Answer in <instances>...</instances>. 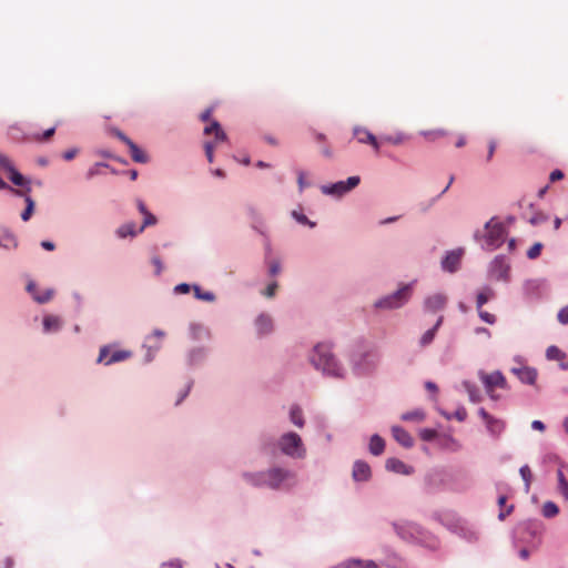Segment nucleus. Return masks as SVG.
Instances as JSON below:
<instances>
[{
  "label": "nucleus",
  "instance_id": "nucleus-35",
  "mask_svg": "<svg viewBox=\"0 0 568 568\" xmlns=\"http://www.w3.org/2000/svg\"><path fill=\"white\" fill-rule=\"evenodd\" d=\"M6 190H8L11 194H13L16 196L23 197L24 201H27V197H31L30 196L31 186H28V185L26 187H20V189H14V187L8 185V187Z\"/></svg>",
  "mask_w": 568,
  "mask_h": 568
},
{
  "label": "nucleus",
  "instance_id": "nucleus-38",
  "mask_svg": "<svg viewBox=\"0 0 568 568\" xmlns=\"http://www.w3.org/2000/svg\"><path fill=\"white\" fill-rule=\"evenodd\" d=\"M26 204H27L26 210L21 213V219L24 222L30 220V217L33 214L34 205H36L34 201L31 197H27Z\"/></svg>",
  "mask_w": 568,
  "mask_h": 568
},
{
  "label": "nucleus",
  "instance_id": "nucleus-8",
  "mask_svg": "<svg viewBox=\"0 0 568 568\" xmlns=\"http://www.w3.org/2000/svg\"><path fill=\"white\" fill-rule=\"evenodd\" d=\"M510 265L504 256H496L490 263L489 274L495 281H508Z\"/></svg>",
  "mask_w": 568,
  "mask_h": 568
},
{
  "label": "nucleus",
  "instance_id": "nucleus-18",
  "mask_svg": "<svg viewBox=\"0 0 568 568\" xmlns=\"http://www.w3.org/2000/svg\"><path fill=\"white\" fill-rule=\"evenodd\" d=\"M27 291L32 294L33 298L38 302V303H47L49 302L52 297H53V290L51 288H48L45 290L43 293L39 294L37 292V285L33 283V282H29L28 285H27Z\"/></svg>",
  "mask_w": 568,
  "mask_h": 568
},
{
  "label": "nucleus",
  "instance_id": "nucleus-48",
  "mask_svg": "<svg viewBox=\"0 0 568 568\" xmlns=\"http://www.w3.org/2000/svg\"><path fill=\"white\" fill-rule=\"evenodd\" d=\"M419 436L423 440L430 442L437 436V432L435 429L425 428L420 430Z\"/></svg>",
  "mask_w": 568,
  "mask_h": 568
},
{
  "label": "nucleus",
  "instance_id": "nucleus-15",
  "mask_svg": "<svg viewBox=\"0 0 568 568\" xmlns=\"http://www.w3.org/2000/svg\"><path fill=\"white\" fill-rule=\"evenodd\" d=\"M447 298L443 294H434L432 296H428L425 301V308L429 312H438L443 310L446 305Z\"/></svg>",
  "mask_w": 568,
  "mask_h": 568
},
{
  "label": "nucleus",
  "instance_id": "nucleus-42",
  "mask_svg": "<svg viewBox=\"0 0 568 568\" xmlns=\"http://www.w3.org/2000/svg\"><path fill=\"white\" fill-rule=\"evenodd\" d=\"M477 312L480 320L484 321L485 323L490 325L496 323V316L491 313H488L487 311H484L483 307L480 308V311Z\"/></svg>",
  "mask_w": 568,
  "mask_h": 568
},
{
  "label": "nucleus",
  "instance_id": "nucleus-11",
  "mask_svg": "<svg viewBox=\"0 0 568 568\" xmlns=\"http://www.w3.org/2000/svg\"><path fill=\"white\" fill-rule=\"evenodd\" d=\"M353 134L358 143L369 144L375 150V152L379 151V142L377 141L376 136L367 129L355 126Z\"/></svg>",
  "mask_w": 568,
  "mask_h": 568
},
{
  "label": "nucleus",
  "instance_id": "nucleus-17",
  "mask_svg": "<svg viewBox=\"0 0 568 568\" xmlns=\"http://www.w3.org/2000/svg\"><path fill=\"white\" fill-rule=\"evenodd\" d=\"M392 434L395 440L403 447L409 448L414 445L412 436L400 426H393Z\"/></svg>",
  "mask_w": 568,
  "mask_h": 568
},
{
  "label": "nucleus",
  "instance_id": "nucleus-19",
  "mask_svg": "<svg viewBox=\"0 0 568 568\" xmlns=\"http://www.w3.org/2000/svg\"><path fill=\"white\" fill-rule=\"evenodd\" d=\"M494 297H495V291L491 287H489V286L483 287L476 297L477 311H480V308L484 306V304H486L489 300H491Z\"/></svg>",
  "mask_w": 568,
  "mask_h": 568
},
{
  "label": "nucleus",
  "instance_id": "nucleus-1",
  "mask_svg": "<svg viewBox=\"0 0 568 568\" xmlns=\"http://www.w3.org/2000/svg\"><path fill=\"white\" fill-rule=\"evenodd\" d=\"M312 364L321 369L323 373L334 376L341 377V368L335 361L334 356L331 353L329 346L326 344H317L314 347L313 354L311 356Z\"/></svg>",
  "mask_w": 568,
  "mask_h": 568
},
{
  "label": "nucleus",
  "instance_id": "nucleus-14",
  "mask_svg": "<svg viewBox=\"0 0 568 568\" xmlns=\"http://www.w3.org/2000/svg\"><path fill=\"white\" fill-rule=\"evenodd\" d=\"M513 373L525 384L534 385L537 379V371L532 367L513 368Z\"/></svg>",
  "mask_w": 568,
  "mask_h": 568
},
{
  "label": "nucleus",
  "instance_id": "nucleus-53",
  "mask_svg": "<svg viewBox=\"0 0 568 568\" xmlns=\"http://www.w3.org/2000/svg\"><path fill=\"white\" fill-rule=\"evenodd\" d=\"M277 283L276 282H273L271 283L270 285H267V287L265 288L264 291V295L266 297H273L276 293V290H277Z\"/></svg>",
  "mask_w": 568,
  "mask_h": 568
},
{
  "label": "nucleus",
  "instance_id": "nucleus-46",
  "mask_svg": "<svg viewBox=\"0 0 568 568\" xmlns=\"http://www.w3.org/2000/svg\"><path fill=\"white\" fill-rule=\"evenodd\" d=\"M143 215H144V221H143L141 227L139 229V232H142L146 226H151L156 223V217L151 212H148L146 214H143Z\"/></svg>",
  "mask_w": 568,
  "mask_h": 568
},
{
  "label": "nucleus",
  "instance_id": "nucleus-49",
  "mask_svg": "<svg viewBox=\"0 0 568 568\" xmlns=\"http://www.w3.org/2000/svg\"><path fill=\"white\" fill-rule=\"evenodd\" d=\"M293 216H294V219H295L298 223H301V224H306V225H308V226H311V227H314V226H315V223H314V222H311V221L306 217V215H304V214H302V213H298V212H296V211H293Z\"/></svg>",
  "mask_w": 568,
  "mask_h": 568
},
{
  "label": "nucleus",
  "instance_id": "nucleus-61",
  "mask_svg": "<svg viewBox=\"0 0 568 568\" xmlns=\"http://www.w3.org/2000/svg\"><path fill=\"white\" fill-rule=\"evenodd\" d=\"M77 154V150H68L63 153V159L67 161L72 160Z\"/></svg>",
  "mask_w": 568,
  "mask_h": 568
},
{
  "label": "nucleus",
  "instance_id": "nucleus-2",
  "mask_svg": "<svg viewBox=\"0 0 568 568\" xmlns=\"http://www.w3.org/2000/svg\"><path fill=\"white\" fill-rule=\"evenodd\" d=\"M506 237V229L504 224L496 219H491L485 225V234L483 235V247L493 251L499 247Z\"/></svg>",
  "mask_w": 568,
  "mask_h": 568
},
{
  "label": "nucleus",
  "instance_id": "nucleus-36",
  "mask_svg": "<svg viewBox=\"0 0 568 568\" xmlns=\"http://www.w3.org/2000/svg\"><path fill=\"white\" fill-rule=\"evenodd\" d=\"M464 387L466 388L471 402L477 403L480 400L479 392L475 385L469 382H465Z\"/></svg>",
  "mask_w": 568,
  "mask_h": 568
},
{
  "label": "nucleus",
  "instance_id": "nucleus-30",
  "mask_svg": "<svg viewBox=\"0 0 568 568\" xmlns=\"http://www.w3.org/2000/svg\"><path fill=\"white\" fill-rule=\"evenodd\" d=\"M420 134L427 140V141H436L438 139L444 138L447 135V131L443 129H435V130H425L422 131Z\"/></svg>",
  "mask_w": 568,
  "mask_h": 568
},
{
  "label": "nucleus",
  "instance_id": "nucleus-28",
  "mask_svg": "<svg viewBox=\"0 0 568 568\" xmlns=\"http://www.w3.org/2000/svg\"><path fill=\"white\" fill-rule=\"evenodd\" d=\"M139 231L135 230V224L134 223H126V224H123L121 225L118 230H116V235L120 237V239H124L126 236H134L138 234Z\"/></svg>",
  "mask_w": 568,
  "mask_h": 568
},
{
  "label": "nucleus",
  "instance_id": "nucleus-7",
  "mask_svg": "<svg viewBox=\"0 0 568 568\" xmlns=\"http://www.w3.org/2000/svg\"><path fill=\"white\" fill-rule=\"evenodd\" d=\"M361 182L359 176L354 175L349 176L346 181H338L336 183L329 184V185H323L321 187V191L326 195H333L341 197L347 192L355 189Z\"/></svg>",
  "mask_w": 568,
  "mask_h": 568
},
{
  "label": "nucleus",
  "instance_id": "nucleus-54",
  "mask_svg": "<svg viewBox=\"0 0 568 568\" xmlns=\"http://www.w3.org/2000/svg\"><path fill=\"white\" fill-rule=\"evenodd\" d=\"M496 148H497L496 141L495 140H490L489 144H488L487 161H490L493 159Z\"/></svg>",
  "mask_w": 568,
  "mask_h": 568
},
{
  "label": "nucleus",
  "instance_id": "nucleus-33",
  "mask_svg": "<svg viewBox=\"0 0 568 568\" xmlns=\"http://www.w3.org/2000/svg\"><path fill=\"white\" fill-rule=\"evenodd\" d=\"M290 417H291V422L297 426V427H303L304 425V419H303V415H302V410L300 407L297 406H293L291 408V412H290Z\"/></svg>",
  "mask_w": 568,
  "mask_h": 568
},
{
  "label": "nucleus",
  "instance_id": "nucleus-3",
  "mask_svg": "<svg viewBox=\"0 0 568 568\" xmlns=\"http://www.w3.org/2000/svg\"><path fill=\"white\" fill-rule=\"evenodd\" d=\"M260 477H265L266 487L271 489L291 487L295 484L294 473L280 467H274L266 471H261Z\"/></svg>",
  "mask_w": 568,
  "mask_h": 568
},
{
  "label": "nucleus",
  "instance_id": "nucleus-64",
  "mask_svg": "<svg viewBox=\"0 0 568 568\" xmlns=\"http://www.w3.org/2000/svg\"><path fill=\"white\" fill-rule=\"evenodd\" d=\"M41 246L44 248V250H48V251H53L54 250V244L50 241H43L41 242Z\"/></svg>",
  "mask_w": 568,
  "mask_h": 568
},
{
  "label": "nucleus",
  "instance_id": "nucleus-52",
  "mask_svg": "<svg viewBox=\"0 0 568 568\" xmlns=\"http://www.w3.org/2000/svg\"><path fill=\"white\" fill-rule=\"evenodd\" d=\"M557 317L560 323L568 324V305L558 312Z\"/></svg>",
  "mask_w": 568,
  "mask_h": 568
},
{
  "label": "nucleus",
  "instance_id": "nucleus-62",
  "mask_svg": "<svg viewBox=\"0 0 568 568\" xmlns=\"http://www.w3.org/2000/svg\"><path fill=\"white\" fill-rule=\"evenodd\" d=\"M467 416V413L465 409H460V410H457L456 414H455V417L459 420V422H463L465 420Z\"/></svg>",
  "mask_w": 568,
  "mask_h": 568
},
{
  "label": "nucleus",
  "instance_id": "nucleus-44",
  "mask_svg": "<svg viewBox=\"0 0 568 568\" xmlns=\"http://www.w3.org/2000/svg\"><path fill=\"white\" fill-rule=\"evenodd\" d=\"M541 250H542V244L541 243H535L527 252V256L528 258L530 260H535L537 258L540 253H541Z\"/></svg>",
  "mask_w": 568,
  "mask_h": 568
},
{
  "label": "nucleus",
  "instance_id": "nucleus-5",
  "mask_svg": "<svg viewBox=\"0 0 568 568\" xmlns=\"http://www.w3.org/2000/svg\"><path fill=\"white\" fill-rule=\"evenodd\" d=\"M479 378L484 384L486 393L493 400L500 398V395L497 394V389H507L508 387L505 376L499 371L489 374L479 372Z\"/></svg>",
  "mask_w": 568,
  "mask_h": 568
},
{
  "label": "nucleus",
  "instance_id": "nucleus-23",
  "mask_svg": "<svg viewBox=\"0 0 568 568\" xmlns=\"http://www.w3.org/2000/svg\"><path fill=\"white\" fill-rule=\"evenodd\" d=\"M442 322H443V317H439L438 321L436 322L435 326L433 328L426 331L423 334V336L419 339V345L422 347L429 345L434 341L436 332H437L438 327L440 326Z\"/></svg>",
  "mask_w": 568,
  "mask_h": 568
},
{
  "label": "nucleus",
  "instance_id": "nucleus-12",
  "mask_svg": "<svg viewBox=\"0 0 568 568\" xmlns=\"http://www.w3.org/2000/svg\"><path fill=\"white\" fill-rule=\"evenodd\" d=\"M463 255V250H456L447 253L442 262L443 268L448 272L457 271Z\"/></svg>",
  "mask_w": 568,
  "mask_h": 568
},
{
  "label": "nucleus",
  "instance_id": "nucleus-20",
  "mask_svg": "<svg viewBox=\"0 0 568 568\" xmlns=\"http://www.w3.org/2000/svg\"><path fill=\"white\" fill-rule=\"evenodd\" d=\"M255 325L258 334H267L273 327L272 318L268 315L262 314L256 318Z\"/></svg>",
  "mask_w": 568,
  "mask_h": 568
},
{
  "label": "nucleus",
  "instance_id": "nucleus-26",
  "mask_svg": "<svg viewBox=\"0 0 568 568\" xmlns=\"http://www.w3.org/2000/svg\"><path fill=\"white\" fill-rule=\"evenodd\" d=\"M260 473H245L244 479L254 487H266L265 477H260Z\"/></svg>",
  "mask_w": 568,
  "mask_h": 568
},
{
  "label": "nucleus",
  "instance_id": "nucleus-13",
  "mask_svg": "<svg viewBox=\"0 0 568 568\" xmlns=\"http://www.w3.org/2000/svg\"><path fill=\"white\" fill-rule=\"evenodd\" d=\"M372 473L367 463L357 460L354 463L352 476L356 481H366L369 479Z\"/></svg>",
  "mask_w": 568,
  "mask_h": 568
},
{
  "label": "nucleus",
  "instance_id": "nucleus-51",
  "mask_svg": "<svg viewBox=\"0 0 568 568\" xmlns=\"http://www.w3.org/2000/svg\"><path fill=\"white\" fill-rule=\"evenodd\" d=\"M204 150L207 158V161L210 163L213 162V151H214V144L212 142H205L204 143Z\"/></svg>",
  "mask_w": 568,
  "mask_h": 568
},
{
  "label": "nucleus",
  "instance_id": "nucleus-10",
  "mask_svg": "<svg viewBox=\"0 0 568 568\" xmlns=\"http://www.w3.org/2000/svg\"><path fill=\"white\" fill-rule=\"evenodd\" d=\"M478 414L485 422L488 432L493 436L498 437L501 435V433L505 430V427H506V424L504 420L493 417L484 408H480L478 410Z\"/></svg>",
  "mask_w": 568,
  "mask_h": 568
},
{
  "label": "nucleus",
  "instance_id": "nucleus-40",
  "mask_svg": "<svg viewBox=\"0 0 568 568\" xmlns=\"http://www.w3.org/2000/svg\"><path fill=\"white\" fill-rule=\"evenodd\" d=\"M559 489L561 494L568 499V481L561 470L557 471Z\"/></svg>",
  "mask_w": 568,
  "mask_h": 568
},
{
  "label": "nucleus",
  "instance_id": "nucleus-45",
  "mask_svg": "<svg viewBox=\"0 0 568 568\" xmlns=\"http://www.w3.org/2000/svg\"><path fill=\"white\" fill-rule=\"evenodd\" d=\"M0 169L4 170L8 174L14 170V166L12 165L9 158H7L4 154L0 153Z\"/></svg>",
  "mask_w": 568,
  "mask_h": 568
},
{
  "label": "nucleus",
  "instance_id": "nucleus-9",
  "mask_svg": "<svg viewBox=\"0 0 568 568\" xmlns=\"http://www.w3.org/2000/svg\"><path fill=\"white\" fill-rule=\"evenodd\" d=\"M110 351L111 349H110L109 346H103L100 349L98 362L99 363L103 362L105 365H111V364H114V363H119V362L125 361V359L130 358L131 355H132V353L129 352V351L116 349V351H113L111 353L110 357H108Z\"/></svg>",
  "mask_w": 568,
  "mask_h": 568
},
{
  "label": "nucleus",
  "instance_id": "nucleus-58",
  "mask_svg": "<svg viewBox=\"0 0 568 568\" xmlns=\"http://www.w3.org/2000/svg\"><path fill=\"white\" fill-rule=\"evenodd\" d=\"M281 271L280 263L277 261H274L270 265V274L276 275Z\"/></svg>",
  "mask_w": 568,
  "mask_h": 568
},
{
  "label": "nucleus",
  "instance_id": "nucleus-47",
  "mask_svg": "<svg viewBox=\"0 0 568 568\" xmlns=\"http://www.w3.org/2000/svg\"><path fill=\"white\" fill-rule=\"evenodd\" d=\"M547 220H548V216H547L545 213H542V212H537V213H535V214L530 217L529 222H530V224H532V225H539V224L545 223Z\"/></svg>",
  "mask_w": 568,
  "mask_h": 568
},
{
  "label": "nucleus",
  "instance_id": "nucleus-59",
  "mask_svg": "<svg viewBox=\"0 0 568 568\" xmlns=\"http://www.w3.org/2000/svg\"><path fill=\"white\" fill-rule=\"evenodd\" d=\"M531 428L538 432H544L546 429V426L541 420H534L531 423Z\"/></svg>",
  "mask_w": 568,
  "mask_h": 568
},
{
  "label": "nucleus",
  "instance_id": "nucleus-37",
  "mask_svg": "<svg viewBox=\"0 0 568 568\" xmlns=\"http://www.w3.org/2000/svg\"><path fill=\"white\" fill-rule=\"evenodd\" d=\"M193 292H194L195 297L199 300L206 301V302H212L215 300V296L213 293L202 292V290L197 285L193 286Z\"/></svg>",
  "mask_w": 568,
  "mask_h": 568
},
{
  "label": "nucleus",
  "instance_id": "nucleus-4",
  "mask_svg": "<svg viewBox=\"0 0 568 568\" xmlns=\"http://www.w3.org/2000/svg\"><path fill=\"white\" fill-rule=\"evenodd\" d=\"M278 447L283 454L292 458H304L306 449L302 442V438L296 433H286L281 436L278 440Z\"/></svg>",
  "mask_w": 568,
  "mask_h": 568
},
{
  "label": "nucleus",
  "instance_id": "nucleus-31",
  "mask_svg": "<svg viewBox=\"0 0 568 568\" xmlns=\"http://www.w3.org/2000/svg\"><path fill=\"white\" fill-rule=\"evenodd\" d=\"M0 246L7 250L13 248L17 246V240L13 234L4 232L0 236Z\"/></svg>",
  "mask_w": 568,
  "mask_h": 568
},
{
  "label": "nucleus",
  "instance_id": "nucleus-32",
  "mask_svg": "<svg viewBox=\"0 0 568 568\" xmlns=\"http://www.w3.org/2000/svg\"><path fill=\"white\" fill-rule=\"evenodd\" d=\"M541 513L546 518H552L559 514V508L555 503L546 501L542 505Z\"/></svg>",
  "mask_w": 568,
  "mask_h": 568
},
{
  "label": "nucleus",
  "instance_id": "nucleus-60",
  "mask_svg": "<svg viewBox=\"0 0 568 568\" xmlns=\"http://www.w3.org/2000/svg\"><path fill=\"white\" fill-rule=\"evenodd\" d=\"M116 136L123 142L125 143L126 145L130 144V142H132L131 139H129L124 133H122L121 131H116Z\"/></svg>",
  "mask_w": 568,
  "mask_h": 568
},
{
  "label": "nucleus",
  "instance_id": "nucleus-43",
  "mask_svg": "<svg viewBox=\"0 0 568 568\" xmlns=\"http://www.w3.org/2000/svg\"><path fill=\"white\" fill-rule=\"evenodd\" d=\"M425 417V414L420 410L409 412L402 416V419L404 420H423Z\"/></svg>",
  "mask_w": 568,
  "mask_h": 568
},
{
  "label": "nucleus",
  "instance_id": "nucleus-41",
  "mask_svg": "<svg viewBox=\"0 0 568 568\" xmlns=\"http://www.w3.org/2000/svg\"><path fill=\"white\" fill-rule=\"evenodd\" d=\"M54 132H55V128H50L47 131H44L42 135L34 133L29 139L31 141L41 142L44 140H49L54 134Z\"/></svg>",
  "mask_w": 568,
  "mask_h": 568
},
{
  "label": "nucleus",
  "instance_id": "nucleus-55",
  "mask_svg": "<svg viewBox=\"0 0 568 568\" xmlns=\"http://www.w3.org/2000/svg\"><path fill=\"white\" fill-rule=\"evenodd\" d=\"M13 559L10 557L0 560V568H13Z\"/></svg>",
  "mask_w": 568,
  "mask_h": 568
},
{
  "label": "nucleus",
  "instance_id": "nucleus-6",
  "mask_svg": "<svg viewBox=\"0 0 568 568\" xmlns=\"http://www.w3.org/2000/svg\"><path fill=\"white\" fill-rule=\"evenodd\" d=\"M410 297V286L404 285L398 291L375 302L376 308L394 310L403 306Z\"/></svg>",
  "mask_w": 568,
  "mask_h": 568
},
{
  "label": "nucleus",
  "instance_id": "nucleus-50",
  "mask_svg": "<svg viewBox=\"0 0 568 568\" xmlns=\"http://www.w3.org/2000/svg\"><path fill=\"white\" fill-rule=\"evenodd\" d=\"M382 140L387 142V143H392V144L397 145V144H400V143L404 142L405 136L403 134H397L395 136L387 135V136H384Z\"/></svg>",
  "mask_w": 568,
  "mask_h": 568
},
{
  "label": "nucleus",
  "instance_id": "nucleus-22",
  "mask_svg": "<svg viewBox=\"0 0 568 568\" xmlns=\"http://www.w3.org/2000/svg\"><path fill=\"white\" fill-rule=\"evenodd\" d=\"M385 449V442L378 435H373L369 440V452L374 456H379Z\"/></svg>",
  "mask_w": 568,
  "mask_h": 568
},
{
  "label": "nucleus",
  "instance_id": "nucleus-29",
  "mask_svg": "<svg viewBox=\"0 0 568 568\" xmlns=\"http://www.w3.org/2000/svg\"><path fill=\"white\" fill-rule=\"evenodd\" d=\"M43 326L45 332H53L60 328L61 322L59 317L49 315L43 318Z\"/></svg>",
  "mask_w": 568,
  "mask_h": 568
},
{
  "label": "nucleus",
  "instance_id": "nucleus-21",
  "mask_svg": "<svg viewBox=\"0 0 568 568\" xmlns=\"http://www.w3.org/2000/svg\"><path fill=\"white\" fill-rule=\"evenodd\" d=\"M131 158L134 162L146 163L149 161L148 155L141 150L133 141L128 145Z\"/></svg>",
  "mask_w": 568,
  "mask_h": 568
},
{
  "label": "nucleus",
  "instance_id": "nucleus-34",
  "mask_svg": "<svg viewBox=\"0 0 568 568\" xmlns=\"http://www.w3.org/2000/svg\"><path fill=\"white\" fill-rule=\"evenodd\" d=\"M519 474H520L523 480L525 481L526 491H529L530 484L532 480V473H531L530 467L528 465L521 466L519 469Z\"/></svg>",
  "mask_w": 568,
  "mask_h": 568
},
{
  "label": "nucleus",
  "instance_id": "nucleus-16",
  "mask_svg": "<svg viewBox=\"0 0 568 568\" xmlns=\"http://www.w3.org/2000/svg\"><path fill=\"white\" fill-rule=\"evenodd\" d=\"M385 467L387 470L397 474L410 475L413 473V467L404 464L402 460L397 458H388L386 460Z\"/></svg>",
  "mask_w": 568,
  "mask_h": 568
},
{
  "label": "nucleus",
  "instance_id": "nucleus-56",
  "mask_svg": "<svg viewBox=\"0 0 568 568\" xmlns=\"http://www.w3.org/2000/svg\"><path fill=\"white\" fill-rule=\"evenodd\" d=\"M564 178V173L560 171V170H554L550 175H549V179L551 182H556V181H559Z\"/></svg>",
  "mask_w": 568,
  "mask_h": 568
},
{
  "label": "nucleus",
  "instance_id": "nucleus-57",
  "mask_svg": "<svg viewBox=\"0 0 568 568\" xmlns=\"http://www.w3.org/2000/svg\"><path fill=\"white\" fill-rule=\"evenodd\" d=\"M190 290H191V286L185 283H182V284H179L178 286H175V292L182 293V294L189 293Z\"/></svg>",
  "mask_w": 568,
  "mask_h": 568
},
{
  "label": "nucleus",
  "instance_id": "nucleus-24",
  "mask_svg": "<svg viewBox=\"0 0 568 568\" xmlns=\"http://www.w3.org/2000/svg\"><path fill=\"white\" fill-rule=\"evenodd\" d=\"M211 133L215 134L216 141H224L226 139V134L217 121H213L210 125L204 128V134L209 135Z\"/></svg>",
  "mask_w": 568,
  "mask_h": 568
},
{
  "label": "nucleus",
  "instance_id": "nucleus-63",
  "mask_svg": "<svg viewBox=\"0 0 568 568\" xmlns=\"http://www.w3.org/2000/svg\"><path fill=\"white\" fill-rule=\"evenodd\" d=\"M136 205H138V210L140 211V213L146 214L149 212L145 204L143 203V201L138 200Z\"/></svg>",
  "mask_w": 568,
  "mask_h": 568
},
{
  "label": "nucleus",
  "instance_id": "nucleus-27",
  "mask_svg": "<svg viewBox=\"0 0 568 568\" xmlns=\"http://www.w3.org/2000/svg\"><path fill=\"white\" fill-rule=\"evenodd\" d=\"M546 357L549 359V361H557L560 363L564 362V359L566 358V354L560 349L558 348L557 346H549L546 351Z\"/></svg>",
  "mask_w": 568,
  "mask_h": 568
},
{
  "label": "nucleus",
  "instance_id": "nucleus-39",
  "mask_svg": "<svg viewBox=\"0 0 568 568\" xmlns=\"http://www.w3.org/2000/svg\"><path fill=\"white\" fill-rule=\"evenodd\" d=\"M351 566H357L359 568H377V565L373 560L354 559L348 561L347 568H349Z\"/></svg>",
  "mask_w": 568,
  "mask_h": 568
},
{
  "label": "nucleus",
  "instance_id": "nucleus-25",
  "mask_svg": "<svg viewBox=\"0 0 568 568\" xmlns=\"http://www.w3.org/2000/svg\"><path fill=\"white\" fill-rule=\"evenodd\" d=\"M8 179L17 186L19 187H26L27 185L28 186H31V181L28 180L27 178H24L21 173H19L16 169L12 170V172H10L8 174Z\"/></svg>",
  "mask_w": 568,
  "mask_h": 568
}]
</instances>
